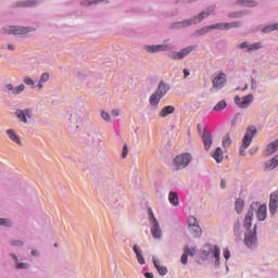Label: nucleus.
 I'll use <instances>...</instances> for the list:
<instances>
[{"label":"nucleus","instance_id":"nucleus-1","mask_svg":"<svg viewBox=\"0 0 278 278\" xmlns=\"http://www.w3.org/2000/svg\"><path fill=\"white\" fill-rule=\"evenodd\" d=\"M257 207H260V202L252 203L243 222V227L248 230L244 238L245 244H255V242H257V226H254V231H251L254 212Z\"/></svg>","mask_w":278,"mask_h":278},{"label":"nucleus","instance_id":"nucleus-2","mask_svg":"<svg viewBox=\"0 0 278 278\" xmlns=\"http://www.w3.org/2000/svg\"><path fill=\"white\" fill-rule=\"evenodd\" d=\"M214 10H216V7H210L202 11L199 15L193 16L190 20H186L174 24V27L179 29V27H190V25H197V23H201L203 18H207V16H210L211 14H214Z\"/></svg>","mask_w":278,"mask_h":278},{"label":"nucleus","instance_id":"nucleus-3","mask_svg":"<svg viewBox=\"0 0 278 278\" xmlns=\"http://www.w3.org/2000/svg\"><path fill=\"white\" fill-rule=\"evenodd\" d=\"M148 220L150 224L152 238L160 240V238H162V228H160V220L156 219L151 207L148 208Z\"/></svg>","mask_w":278,"mask_h":278},{"label":"nucleus","instance_id":"nucleus-4","mask_svg":"<svg viewBox=\"0 0 278 278\" xmlns=\"http://www.w3.org/2000/svg\"><path fill=\"white\" fill-rule=\"evenodd\" d=\"M242 24L240 22H232V23H217L213 24L211 26H206L201 29V34H207L208 31H212V29H219V30H225V29H236L240 27Z\"/></svg>","mask_w":278,"mask_h":278},{"label":"nucleus","instance_id":"nucleus-5","mask_svg":"<svg viewBox=\"0 0 278 278\" xmlns=\"http://www.w3.org/2000/svg\"><path fill=\"white\" fill-rule=\"evenodd\" d=\"M257 134V129L255 126L248 127L245 135L242 140L240 155H244V152L251 147V142H253V136Z\"/></svg>","mask_w":278,"mask_h":278},{"label":"nucleus","instance_id":"nucleus-6","mask_svg":"<svg viewBox=\"0 0 278 278\" xmlns=\"http://www.w3.org/2000/svg\"><path fill=\"white\" fill-rule=\"evenodd\" d=\"M188 229L191 231L194 238H201V236H203V229L199 225V220L192 215L188 217Z\"/></svg>","mask_w":278,"mask_h":278},{"label":"nucleus","instance_id":"nucleus-7","mask_svg":"<svg viewBox=\"0 0 278 278\" xmlns=\"http://www.w3.org/2000/svg\"><path fill=\"white\" fill-rule=\"evenodd\" d=\"M192 162V155L190 153H184L180 155H177L174 159V164L176 166L177 170H181V168H186Z\"/></svg>","mask_w":278,"mask_h":278},{"label":"nucleus","instance_id":"nucleus-8","mask_svg":"<svg viewBox=\"0 0 278 278\" xmlns=\"http://www.w3.org/2000/svg\"><path fill=\"white\" fill-rule=\"evenodd\" d=\"M31 31H36V28L23 27V26H11L4 31V34H13L14 36H25L26 34H31Z\"/></svg>","mask_w":278,"mask_h":278},{"label":"nucleus","instance_id":"nucleus-9","mask_svg":"<svg viewBox=\"0 0 278 278\" xmlns=\"http://www.w3.org/2000/svg\"><path fill=\"white\" fill-rule=\"evenodd\" d=\"M15 116L20 121V123L27 124L29 121H31V110L30 109H25V110H16L15 111Z\"/></svg>","mask_w":278,"mask_h":278},{"label":"nucleus","instance_id":"nucleus-10","mask_svg":"<svg viewBox=\"0 0 278 278\" xmlns=\"http://www.w3.org/2000/svg\"><path fill=\"white\" fill-rule=\"evenodd\" d=\"M235 103L238 105V108H241L242 110L249 108L251 103H253V94L244 96L243 98L235 97Z\"/></svg>","mask_w":278,"mask_h":278},{"label":"nucleus","instance_id":"nucleus-11","mask_svg":"<svg viewBox=\"0 0 278 278\" xmlns=\"http://www.w3.org/2000/svg\"><path fill=\"white\" fill-rule=\"evenodd\" d=\"M225 81H227V75H225V73H219L212 80L213 88H216L217 90L223 89L225 87Z\"/></svg>","mask_w":278,"mask_h":278},{"label":"nucleus","instance_id":"nucleus-12","mask_svg":"<svg viewBox=\"0 0 278 278\" xmlns=\"http://www.w3.org/2000/svg\"><path fill=\"white\" fill-rule=\"evenodd\" d=\"M170 49H173V47L169 45L146 46L148 53H160V51H170Z\"/></svg>","mask_w":278,"mask_h":278},{"label":"nucleus","instance_id":"nucleus-13","mask_svg":"<svg viewBox=\"0 0 278 278\" xmlns=\"http://www.w3.org/2000/svg\"><path fill=\"white\" fill-rule=\"evenodd\" d=\"M192 51H194V47L193 46H189L182 50H180L179 52H175L172 55L173 60H184V58H186L187 55H190V53H192Z\"/></svg>","mask_w":278,"mask_h":278},{"label":"nucleus","instance_id":"nucleus-14","mask_svg":"<svg viewBox=\"0 0 278 278\" xmlns=\"http://www.w3.org/2000/svg\"><path fill=\"white\" fill-rule=\"evenodd\" d=\"M5 134L9 140H11V142H14L18 147H23V141L21 140V137L18 136V134H16V130L9 128L7 129Z\"/></svg>","mask_w":278,"mask_h":278},{"label":"nucleus","instance_id":"nucleus-15","mask_svg":"<svg viewBox=\"0 0 278 278\" xmlns=\"http://www.w3.org/2000/svg\"><path fill=\"white\" fill-rule=\"evenodd\" d=\"M202 140L205 151H210V149H212V144L214 143V138L212 137V134H210L207 129H204Z\"/></svg>","mask_w":278,"mask_h":278},{"label":"nucleus","instance_id":"nucleus-16","mask_svg":"<svg viewBox=\"0 0 278 278\" xmlns=\"http://www.w3.org/2000/svg\"><path fill=\"white\" fill-rule=\"evenodd\" d=\"M277 207H278V191H275L270 194V200H269L270 214H276Z\"/></svg>","mask_w":278,"mask_h":278},{"label":"nucleus","instance_id":"nucleus-17","mask_svg":"<svg viewBox=\"0 0 278 278\" xmlns=\"http://www.w3.org/2000/svg\"><path fill=\"white\" fill-rule=\"evenodd\" d=\"M256 218L258 219V220H266V216H267V214H266V204H263V205H260V203H258V206L256 207Z\"/></svg>","mask_w":278,"mask_h":278},{"label":"nucleus","instance_id":"nucleus-18","mask_svg":"<svg viewBox=\"0 0 278 278\" xmlns=\"http://www.w3.org/2000/svg\"><path fill=\"white\" fill-rule=\"evenodd\" d=\"M194 253H197V250L186 247L185 253L180 257L181 264H188V255H190L192 257L194 255Z\"/></svg>","mask_w":278,"mask_h":278},{"label":"nucleus","instance_id":"nucleus-19","mask_svg":"<svg viewBox=\"0 0 278 278\" xmlns=\"http://www.w3.org/2000/svg\"><path fill=\"white\" fill-rule=\"evenodd\" d=\"M166 92H168V86H166V84H164V81H161L159 84L156 91H154V93L160 96L161 99H164V97H166Z\"/></svg>","mask_w":278,"mask_h":278},{"label":"nucleus","instance_id":"nucleus-20","mask_svg":"<svg viewBox=\"0 0 278 278\" xmlns=\"http://www.w3.org/2000/svg\"><path fill=\"white\" fill-rule=\"evenodd\" d=\"M170 114H175V106H173V105H167V106H164V108L161 110L159 116H160L161 118H166V116H170Z\"/></svg>","mask_w":278,"mask_h":278},{"label":"nucleus","instance_id":"nucleus-21","mask_svg":"<svg viewBox=\"0 0 278 278\" xmlns=\"http://www.w3.org/2000/svg\"><path fill=\"white\" fill-rule=\"evenodd\" d=\"M134 253L136 254L138 264H140L141 266H144L146 262H144V256L142 255V249H140V247L138 245H134Z\"/></svg>","mask_w":278,"mask_h":278},{"label":"nucleus","instance_id":"nucleus-22","mask_svg":"<svg viewBox=\"0 0 278 278\" xmlns=\"http://www.w3.org/2000/svg\"><path fill=\"white\" fill-rule=\"evenodd\" d=\"M70 121L72 125H76V129H79V124L81 123V115H79L77 111H74L70 116Z\"/></svg>","mask_w":278,"mask_h":278},{"label":"nucleus","instance_id":"nucleus-23","mask_svg":"<svg viewBox=\"0 0 278 278\" xmlns=\"http://www.w3.org/2000/svg\"><path fill=\"white\" fill-rule=\"evenodd\" d=\"M211 255L215 260V265L220 266V248L215 245L211 252Z\"/></svg>","mask_w":278,"mask_h":278},{"label":"nucleus","instance_id":"nucleus-24","mask_svg":"<svg viewBox=\"0 0 278 278\" xmlns=\"http://www.w3.org/2000/svg\"><path fill=\"white\" fill-rule=\"evenodd\" d=\"M153 264L159 273V275H166V273H168V269L165 266H161L160 265V260H157L156 257H153Z\"/></svg>","mask_w":278,"mask_h":278},{"label":"nucleus","instance_id":"nucleus-25","mask_svg":"<svg viewBox=\"0 0 278 278\" xmlns=\"http://www.w3.org/2000/svg\"><path fill=\"white\" fill-rule=\"evenodd\" d=\"M212 157L217 162V164H220L223 160H225V155L223 154L222 148H216L215 152L212 154Z\"/></svg>","mask_w":278,"mask_h":278},{"label":"nucleus","instance_id":"nucleus-26","mask_svg":"<svg viewBox=\"0 0 278 278\" xmlns=\"http://www.w3.org/2000/svg\"><path fill=\"white\" fill-rule=\"evenodd\" d=\"M168 201L174 207H177L179 205V194L175 191L169 192Z\"/></svg>","mask_w":278,"mask_h":278},{"label":"nucleus","instance_id":"nucleus-27","mask_svg":"<svg viewBox=\"0 0 278 278\" xmlns=\"http://www.w3.org/2000/svg\"><path fill=\"white\" fill-rule=\"evenodd\" d=\"M277 149H278V139L267 146L265 150V155H273V153H275Z\"/></svg>","mask_w":278,"mask_h":278},{"label":"nucleus","instance_id":"nucleus-28","mask_svg":"<svg viewBox=\"0 0 278 278\" xmlns=\"http://www.w3.org/2000/svg\"><path fill=\"white\" fill-rule=\"evenodd\" d=\"M235 210L237 214H242V212L244 211V200L242 198L236 200Z\"/></svg>","mask_w":278,"mask_h":278},{"label":"nucleus","instance_id":"nucleus-29","mask_svg":"<svg viewBox=\"0 0 278 278\" xmlns=\"http://www.w3.org/2000/svg\"><path fill=\"white\" fill-rule=\"evenodd\" d=\"M150 105H152V108H157V105H160V101H162V97L157 96V93H152L150 96Z\"/></svg>","mask_w":278,"mask_h":278},{"label":"nucleus","instance_id":"nucleus-30","mask_svg":"<svg viewBox=\"0 0 278 278\" xmlns=\"http://www.w3.org/2000/svg\"><path fill=\"white\" fill-rule=\"evenodd\" d=\"M238 5H244L245 8H255L257 5V1L255 0H238Z\"/></svg>","mask_w":278,"mask_h":278},{"label":"nucleus","instance_id":"nucleus-31","mask_svg":"<svg viewBox=\"0 0 278 278\" xmlns=\"http://www.w3.org/2000/svg\"><path fill=\"white\" fill-rule=\"evenodd\" d=\"M277 165H278V155L274 156L273 160L268 161L265 164V168L267 170H273L274 168H277Z\"/></svg>","mask_w":278,"mask_h":278},{"label":"nucleus","instance_id":"nucleus-32","mask_svg":"<svg viewBox=\"0 0 278 278\" xmlns=\"http://www.w3.org/2000/svg\"><path fill=\"white\" fill-rule=\"evenodd\" d=\"M270 31H278V24H270L262 29L263 34H270Z\"/></svg>","mask_w":278,"mask_h":278},{"label":"nucleus","instance_id":"nucleus-33","mask_svg":"<svg viewBox=\"0 0 278 278\" xmlns=\"http://www.w3.org/2000/svg\"><path fill=\"white\" fill-rule=\"evenodd\" d=\"M227 108V102L225 100L219 101L215 106H214V112H220Z\"/></svg>","mask_w":278,"mask_h":278},{"label":"nucleus","instance_id":"nucleus-34","mask_svg":"<svg viewBox=\"0 0 278 278\" xmlns=\"http://www.w3.org/2000/svg\"><path fill=\"white\" fill-rule=\"evenodd\" d=\"M100 116L102 121H105V123H112V115H110V113L101 111Z\"/></svg>","mask_w":278,"mask_h":278},{"label":"nucleus","instance_id":"nucleus-35","mask_svg":"<svg viewBox=\"0 0 278 278\" xmlns=\"http://www.w3.org/2000/svg\"><path fill=\"white\" fill-rule=\"evenodd\" d=\"M13 260L16 264L17 269L29 268V265L27 263H18V257H16V255H13Z\"/></svg>","mask_w":278,"mask_h":278},{"label":"nucleus","instance_id":"nucleus-36","mask_svg":"<svg viewBox=\"0 0 278 278\" xmlns=\"http://www.w3.org/2000/svg\"><path fill=\"white\" fill-rule=\"evenodd\" d=\"M262 49V42L251 43L248 51H257Z\"/></svg>","mask_w":278,"mask_h":278},{"label":"nucleus","instance_id":"nucleus-37","mask_svg":"<svg viewBox=\"0 0 278 278\" xmlns=\"http://www.w3.org/2000/svg\"><path fill=\"white\" fill-rule=\"evenodd\" d=\"M22 92H25V85H18L13 89V94H21Z\"/></svg>","mask_w":278,"mask_h":278},{"label":"nucleus","instance_id":"nucleus-38","mask_svg":"<svg viewBox=\"0 0 278 278\" xmlns=\"http://www.w3.org/2000/svg\"><path fill=\"white\" fill-rule=\"evenodd\" d=\"M12 227V222L8 218H0V227Z\"/></svg>","mask_w":278,"mask_h":278},{"label":"nucleus","instance_id":"nucleus-39","mask_svg":"<svg viewBox=\"0 0 278 278\" xmlns=\"http://www.w3.org/2000/svg\"><path fill=\"white\" fill-rule=\"evenodd\" d=\"M230 146H231V138H229V136L224 137V139H223V147L225 149H227V147H230Z\"/></svg>","mask_w":278,"mask_h":278},{"label":"nucleus","instance_id":"nucleus-40","mask_svg":"<svg viewBox=\"0 0 278 278\" xmlns=\"http://www.w3.org/2000/svg\"><path fill=\"white\" fill-rule=\"evenodd\" d=\"M128 153H129V147H127V143H125L122 151V160H125Z\"/></svg>","mask_w":278,"mask_h":278},{"label":"nucleus","instance_id":"nucleus-41","mask_svg":"<svg viewBox=\"0 0 278 278\" xmlns=\"http://www.w3.org/2000/svg\"><path fill=\"white\" fill-rule=\"evenodd\" d=\"M49 73H43L39 79L40 84H47V81H49Z\"/></svg>","mask_w":278,"mask_h":278},{"label":"nucleus","instance_id":"nucleus-42","mask_svg":"<svg viewBox=\"0 0 278 278\" xmlns=\"http://www.w3.org/2000/svg\"><path fill=\"white\" fill-rule=\"evenodd\" d=\"M242 16V12H233L228 14V18H240Z\"/></svg>","mask_w":278,"mask_h":278},{"label":"nucleus","instance_id":"nucleus-43","mask_svg":"<svg viewBox=\"0 0 278 278\" xmlns=\"http://www.w3.org/2000/svg\"><path fill=\"white\" fill-rule=\"evenodd\" d=\"M24 84H26V86H34V79H31L29 76H26L24 77Z\"/></svg>","mask_w":278,"mask_h":278},{"label":"nucleus","instance_id":"nucleus-44","mask_svg":"<svg viewBox=\"0 0 278 278\" xmlns=\"http://www.w3.org/2000/svg\"><path fill=\"white\" fill-rule=\"evenodd\" d=\"M24 8H34V5H36V2L35 1H26V2H23L22 4Z\"/></svg>","mask_w":278,"mask_h":278},{"label":"nucleus","instance_id":"nucleus-45","mask_svg":"<svg viewBox=\"0 0 278 278\" xmlns=\"http://www.w3.org/2000/svg\"><path fill=\"white\" fill-rule=\"evenodd\" d=\"M101 0H86L83 2V5H92L93 3H99Z\"/></svg>","mask_w":278,"mask_h":278},{"label":"nucleus","instance_id":"nucleus-46","mask_svg":"<svg viewBox=\"0 0 278 278\" xmlns=\"http://www.w3.org/2000/svg\"><path fill=\"white\" fill-rule=\"evenodd\" d=\"M249 47H250V45L247 41H244L238 46L239 49H248V51H249Z\"/></svg>","mask_w":278,"mask_h":278},{"label":"nucleus","instance_id":"nucleus-47","mask_svg":"<svg viewBox=\"0 0 278 278\" xmlns=\"http://www.w3.org/2000/svg\"><path fill=\"white\" fill-rule=\"evenodd\" d=\"M112 116H114L115 118L121 116V110L118 109H114L112 112H111Z\"/></svg>","mask_w":278,"mask_h":278},{"label":"nucleus","instance_id":"nucleus-48","mask_svg":"<svg viewBox=\"0 0 278 278\" xmlns=\"http://www.w3.org/2000/svg\"><path fill=\"white\" fill-rule=\"evenodd\" d=\"M223 254L225 260H229V257H231V252L228 249L224 250Z\"/></svg>","mask_w":278,"mask_h":278},{"label":"nucleus","instance_id":"nucleus-49","mask_svg":"<svg viewBox=\"0 0 278 278\" xmlns=\"http://www.w3.org/2000/svg\"><path fill=\"white\" fill-rule=\"evenodd\" d=\"M7 90H9V92H12V94H14V86L12 84L7 85Z\"/></svg>","mask_w":278,"mask_h":278},{"label":"nucleus","instance_id":"nucleus-50","mask_svg":"<svg viewBox=\"0 0 278 278\" xmlns=\"http://www.w3.org/2000/svg\"><path fill=\"white\" fill-rule=\"evenodd\" d=\"M220 188H223V190H225V188H227V180L222 179V181H220Z\"/></svg>","mask_w":278,"mask_h":278},{"label":"nucleus","instance_id":"nucleus-51","mask_svg":"<svg viewBox=\"0 0 278 278\" xmlns=\"http://www.w3.org/2000/svg\"><path fill=\"white\" fill-rule=\"evenodd\" d=\"M42 84H45V83H40V80H39V83L37 85L38 90H42L45 88V86Z\"/></svg>","mask_w":278,"mask_h":278},{"label":"nucleus","instance_id":"nucleus-52","mask_svg":"<svg viewBox=\"0 0 278 278\" xmlns=\"http://www.w3.org/2000/svg\"><path fill=\"white\" fill-rule=\"evenodd\" d=\"M144 277H146V278H153V274L147 271V273L144 274Z\"/></svg>","mask_w":278,"mask_h":278},{"label":"nucleus","instance_id":"nucleus-53","mask_svg":"<svg viewBox=\"0 0 278 278\" xmlns=\"http://www.w3.org/2000/svg\"><path fill=\"white\" fill-rule=\"evenodd\" d=\"M184 75H185V77H188L190 75V71H188V68H185L184 70Z\"/></svg>","mask_w":278,"mask_h":278},{"label":"nucleus","instance_id":"nucleus-54","mask_svg":"<svg viewBox=\"0 0 278 278\" xmlns=\"http://www.w3.org/2000/svg\"><path fill=\"white\" fill-rule=\"evenodd\" d=\"M8 49H9L10 51H14V45H12V43L8 45Z\"/></svg>","mask_w":278,"mask_h":278},{"label":"nucleus","instance_id":"nucleus-55","mask_svg":"<svg viewBox=\"0 0 278 278\" xmlns=\"http://www.w3.org/2000/svg\"><path fill=\"white\" fill-rule=\"evenodd\" d=\"M199 131H201V125L198 126Z\"/></svg>","mask_w":278,"mask_h":278},{"label":"nucleus","instance_id":"nucleus-56","mask_svg":"<svg viewBox=\"0 0 278 278\" xmlns=\"http://www.w3.org/2000/svg\"><path fill=\"white\" fill-rule=\"evenodd\" d=\"M31 253H33V255H36V251H33Z\"/></svg>","mask_w":278,"mask_h":278}]
</instances>
